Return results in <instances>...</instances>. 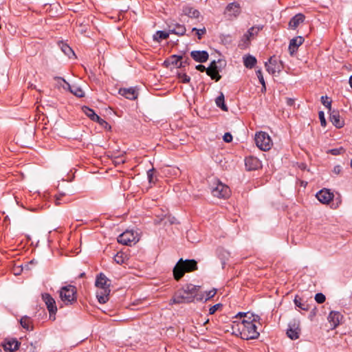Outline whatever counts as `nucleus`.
I'll use <instances>...</instances> for the list:
<instances>
[{"instance_id": "nucleus-1", "label": "nucleus", "mask_w": 352, "mask_h": 352, "mask_svg": "<svg viewBox=\"0 0 352 352\" xmlns=\"http://www.w3.org/2000/svg\"><path fill=\"white\" fill-rule=\"evenodd\" d=\"M111 285V280L103 273L101 272L96 276L95 286L99 289L96 292V297L100 304H104L109 300Z\"/></svg>"}, {"instance_id": "nucleus-2", "label": "nucleus", "mask_w": 352, "mask_h": 352, "mask_svg": "<svg viewBox=\"0 0 352 352\" xmlns=\"http://www.w3.org/2000/svg\"><path fill=\"white\" fill-rule=\"evenodd\" d=\"M197 270V262L195 260L180 258L173 268L174 278L179 280L186 272H191Z\"/></svg>"}, {"instance_id": "nucleus-3", "label": "nucleus", "mask_w": 352, "mask_h": 352, "mask_svg": "<svg viewBox=\"0 0 352 352\" xmlns=\"http://www.w3.org/2000/svg\"><path fill=\"white\" fill-rule=\"evenodd\" d=\"M237 327L238 333L243 340H254L259 336L256 325L252 321L243 319L241 322L237 324Z\"/></svg>"}, {"instance_id": "nucleus-4", "label": "nucleus", "mask_w": 352, "mask_h": 352, "mask_svg": "<svg viewBox=\"0 0 352 352\" xmlns=\"http://www.w3.org/2000/svg\"><path fill=\"white\" fill-rule=\"evenodd\" d=\"M60 300L65 305H71L77 301V289L74 285L63 286L59 291Z\"/></svg>"}, {"instance_id": "nucleus-5", "label": "nucleus", "mask_w": 352, "mask_h": 352, "mask_svg": "<svg viewBox=\"0 0 352 352\" xmlns=\"http://www.w3.org/2000/svg\"><path fill=\"white\" fill-rule=\"evenodd\" d=\"M255 142L256 146L262 151H269L272 145L270 135L263 131L256 133Z\"/></svg>"}, {"instance_id": "nucleus-6", "label": "nucleus", "mask_w": 352, "mask_h": 352, "mask_svg": "<svg viewBox=\"0 0 352 352\" xmlns=\"http://www.w3.org/2000/svg\"><path fill=\"white\" fill-rule=\"evenodd\" d=\"M214 187L211 189V192L214 197L218 198L226 199L230 195L231 191L228 186L223 184L219 180L217 179Z\"/></svg>"}, {"instance_id": "nucleus-7", "label": "nucleus", "mask_w": 352, "mask_h": 352, "mask_svg": "<svg viewBox=\"0 0 352 352\" xmlns=\"http://www.w3.org/2000/svg\"><path fill=\"white\" fill-rule=\"evenodd\" d=\"M194 300L195 296L192 295L188 296L180 289L174 294L173 298L170 300L169 305L190 303Z\"/></svg>"}, {"instance_id": "nucleus-8", "label": "nucleus", "mask_w": 352, "mask_h": 352, "mask_svg": "<svg viewBox=\"0 0 352 352\" xmlns=\"http://www.w3.org/2000/svg\"><path fill=\"white\" fill-rule=\"evenodd\" d=\"M42 299L44 301L49 311L50 319L54 320L56 318L55 315L57 312V307L55 300L50 294L47 293L42 294Z\"/></svg>"}, {"instance_id": "nucleus-9", "label": "nucleus", "mask_w": 352, "mask_h": 352, "mask_svg": "<svg viewBox=\"0 0 352 352\" xmlns=\"http://www.w3.org/2000/svg\"><path fill=\"white\" fill-rule=\"evenodd\" d=\"M300 322L298 319H293L289 321L288 324V329H287V336L291 340H296L299 338L300 334Z\"/></svg>"}, {"instance_id": "nucleus-10", "label": "nucleus", "mask_w": 352, "mask_h": 352, "mask_svg": "<svg viewBox=\"0 0 352 352\" xmlns=\"http://www.w3.org/2000/svg\"><path fill=\"white\" fill-rule=\"evenodd\" d=\"M265 66L271 74H274L276 72L280 73L283 68L282 61L278 60L274 56H271L268 61L265 63Z\"/></svg>"}, {"instance_id": "nucleus-11", "label": "nucleus", "mask_w": 352, "mask_h": 352, "mask_svg": "<svg viewBox=\"0 0 352 352\" xmlns=\"http://www.w3.org/2000/svg\"><path fill=\"white\" fill-rule=\"evenodd\" d=\"M138 241V239H136V236L132 230H126L118 237V242L125 245H131L132 243L135 244Z\"/></svg>"}, {"instance_id": "nucleus-12", "label": "nucleus", "mask_w": 352, "mask_h": 352, "mask_svg": "<svg viewBox=\"0 0 352 352\" xmlns=\"http://www.w3.org/2000/svg\"><path fill=\"white\" fill-rule=\"evenodd\" d=\"M316 197L322 204H328L333 200L334 195L330 190L323 188L316 193Z\"/></svg>"}, {"instance_id": "nucleus-13", "label": "nucleus", "mask_w": 352, "mask_h": 352, "mask_svg": "<svg viewBox=\"0 0 352 352\" xmlns=\"http://www.w3.org/2000/svg\"><path fill=\"white\" fill-rule=\"evenodd\" d=\"M245 165L248 170H255L261 167V162L256 157L248 156L245 159Z\"/></svg>"}, {"instance_id": "nucleus-14", "label": "nucleus", "mask_w": 352, "mask_h": 352, "mask_svg": "<svg viewBox=\"0 0 352 352\" xmlns=\"http://www.w3.org/2000/svg\"><path fill=\"white\" fill-rule=\"evenodd\" d=\"M170 34H174L177 36H184L186 29L184 25L178 23L170 22L168 24Z\"/></svg>"}, {"instance_id": "nucleus-15", "label": "nucleus", "mask_w": 352, "mask_h": 352, "mask_svg": "<svg viewBox=\"0 0 352 352\" xmlns=\"http://www.w3.org/2000/svg\"><path fill=\"white\" fill-rule=\"evenodd\" d=\"M329 120L338 129H340L344 125V120L342 119L340 113L337 111L333 110L329 111Z\"/></svg>"}, {"instance_id": "nucleus-16", "label": "nucleus", "mask_w": 352, "mask_h": 352, "mask_svg": "<svg viewBox=\"0 0 352 352\" xmlns=\"http://www.w3.org/2000/svg\"><path fill=\"white\" fill-rule=\"evenodd\" d=\"M21 343L16 339H6L2 343L3 349L6 351L14 352L16 351Z\"/></svg>"}, {"instance_id": "nucleus-17", "label": "nucleus", "mask_w": 352, "mask_h": 352, "mask_svg": "<svg viewBox=\"0 0 352 352\" xmlns=\"http://www.w3.org/2000/svg\"><path fill=\"white\" fill-rule=\"evenodd\" d=\"M263 28V25H256V26H252V28H250L248 31L247 32L243 35L242 39H241V41H243L244 43H246V44H248L250 41V38L252 36H254L255 35H257L258 33L262 30Z\"/></svg>"}, {"instance_id": "nucleus-18", "label": "nucleus", "mask_w": 352, "mask_h": 352, "mask_svg": "<svg viewBox=\"0 0 352 352\" xmlns=\"http://www.w3.org/2000/svg\"><path fill=\"white\" fill-rule=\"evenodd\" d=\"M190 56L194 60L199 63H205L208 60L209 55L205 50H194L190 52Z\"/></svg>"}, {"instance_id": "nucleus-19", "label": "nucleus", "mask_w": 352, "mask_h": 352, "mask_svg": "<svg viewBox=\"0 0 352 352\" xmlns=\"http://www.w3.org/2000/svg\"><path fill=\"white\" fill-rule=\"evenodd\" d=\"M304 41L305 38L300 36L294 37L290 41L289 45V51L291 55H293L295 52H297L298 47L303 43Z\"/></svg>"}, {"instance_id": "nucleus-20", "label": "nucleus", "mask_w": 352, "mask_h": 352, "mask_svg": "<svg viewBox=\"0 0 352 352\" xmlns=\"http://www.w3.org/2000/svg\"><path fill=\"white\" fill-rule=\"evenodd\" d=\"M181 289L183 290L184 292H185V293L186 294H188V296L192 295V296H195V299H196L197 300H202L204 299V295L203 296H197L196 294V293L198 290V287L196 285H194L192 284H186Z\"/></svg>"}, {"instance_id": "nucleus-21", "label": "nucleus", "mask_w": 352, "mask_h": 352, "mask_svg": "<svg viewBox=\"0 0 352 352\" xmlns=\"http://www.w3.org/2000/svg\"><path fill=\"white\" fill-rule=\"evenodd\" d=\"M226 12L230 16H238L241 13V8L239 3L236 2L229 3L226 8Z\"/></svg>"}, {"instance_id": "nucleus-22", "label": "nucleus", "mask_w": 352, "mask_h": 352, "mask_svg": "<svg viewBox=\"0 0 352 352\" xmlns=\"http://www.w3.org/2000/svg\"><path fill=\"white\" fill-rule=\"evenodd\" d=\"M305 16L302 13L294 15L289 21L288 26L289 29L295 30L300 23H303Z\"/></svg>"}, {"instance_id": "nucleus-23", "label": "nucleus", "mask_w": 352, "mask_h": 352, "mask_svg": "<svg viewBox=\"0 0 352 352\" xmlns=\"http://www.w3.org/2000/svg\"><path fill=\"white\" fill-rule=\"evenodd\" d=\"M119 94L129 100H135L138 96V92L133 87L121 88L119 90Z\"/></svg>"}, {"instance_id": "nucleus-24", "label": "nucleus", "mask_w": 352, "mask_h": 352, "mask_svg": "<svg viewBox=\"0 0 352 352\" xmlns=\"http://www.w3.org/2000/svg\"><path fill=\"white\" fill-rule=\"evenodd\" d=\"M342 318V316L338 311H331L328 316V320L333 328H336L339 325Z\"/></svg>"}, {"instance_id": "nucleus-25", "label": "nucleus", "mask_w": 352, "mask_h": 352, "mask_svg": "<svg viewBox=\"0 0 352 352\" xmlns=\"http://www.w3.org/2000/svg\"><path fill=\"white\" fill-rule=\"evenodd\" d=\"M243 59L245 67L248 69H252L254 67L257 63L256 58L250 54L244 56Z\"/></svg>"}, {"instance_id": "nucleus-26", "label": "nucleus", "mask_w": 352, "mask_h": 352, "mask_svg": "<svg viewBox=\"0 0 352 352\" xmlns=\"http://www.w3.org/2000/svg\"><path fill=\"white\" fill-rule=\"evenodd\" d=\"M184 13L190 18L197 19L199 16L200 12L198 10L190 6H186L183 9Z\"/></svg>"}, {"instance_id": "nucleus-27", "label": "nucleus", "mask_w": 352, "mask_h": 352, "mask_svg": "<svg viewBox=\"0 0 352 352\" xmlns=\"http://www.w3.org/2000/svg\"><path fill=\"white\" fill-rule=\"evenodd\" d=\"M294 302L296 307L302 310L308 311L310 308L309 304L303 302L302 299L297 295L294 298Z\"/></svg>"}, {"instance_id": "nucleus-28", "label": "nucleus", "mask_w": 352, "mask_h": 352, "mask_svg": "<svg viewBox=\"0 0 352 352\" xmlns=\"http://www.w3.org/2000/svg\"><path fill=\"white\" fill-rule=\"evenodd\" d=\"M182 59V56L177 55H172L168 60H166L164 62V64L168 66V65H172L177 67L179 64V61Z\"/></svg>"}, {"instance_id": "nucleus-29", "label": "nucleus", "mask_w": 352, "mask_h": 352, "mask_svg": "<svg viewBox=\"0 0 352 352\" xmlns=\"http://www.w3.org/2000/svg\"><path fill=\"white\" fill-rule=\"evenodd\" d=\"M215 103L217 106L224 111H228V108L225 104L224 95L221 92L220 95L216 98Z\"/></svg>"}, {"instance_id": "nucleus-30", "label": "nucleus", "mask_w": 352, "mask_h": 352, "mask_svg": "<svg viewBox=\"0 0 352 352\" xmlns=\"http://www.w3.org/2000/svg\"><path fill=\"white\" fill-rule=\"evenodd\" d=\"M58 46L61 49L62 52L69 58H71L72 56L75 55L73 50L67 44L63 43V41L58 43Z\"/></svg>"}, {"instance_id": "nucleus-31", "label": "nucleus", "mask_w": 352, "mask_h": 352, "mask_svg": "<svg viewBox=\"0 0 352 352\" xmlns=\"http://www.w3.org/2000/svg\"><path fill=\"white\" fill-rule=\"evenodd\" d=\"M82 111L91 120L95 121L96 120H98V116L92 109H90L87 106H83L82 107Z\"/></svg>"}, {"instance_id": "nucleus-32", "label": "nucleus", "mask_w": 352, "mask_h": 352, "mask_svg": "<svg viewBox=\"0 0 352 352\" xmlns=\"http://www.w3.org/2000/svg\"><path fill=\"white\" fill-rule=\"evenodd\" d=\"M67 85L69 86V91L71 93H72L74 95H75L76 96H77L78 98L84 97V96H85L84 91L80 87H78L76 85L70 86L68 83H67Z\"/></svg>"}, {"instance_id": "nucleus-33", "label": "nucleus", "mask_w": 352, "mask_h": 352, "mask_svg": "<svg viewBox=\"0 0 352 352\" xmlns=\"http://www.w3.org/2000/svg\"><path fill=\"white\" fill-rule=\"evenodd\" d=\"M31 322V318L27 316H23L20 320V323L22 327L28 331L32 329Z\"/></svg>"}, {"instance_id": "nucleus-34", "label": "nucleus", "mask_w": 352, "mask_h": 352, "mask_svg": "<svg viewBox=\"0 0 352 352\" xmlns=\"http://www.w3.org/2000/svg\"><path fill=\"white\" fill-rule=\"evenodd\" d=\"M170 32H166L165 31L159 30L156 32L155 34H154L153 38L154 40L157 41H160L162 40H164L168 38Z\"/></svg>"}, {"instance_id": "nucleus-35", "label": "nucleus", "mask_w": 352, "mask_h": 352, "mask_svg": "<svg viewBox=\"0 0 352 352\" xmlns=\"http://www.w3.org/2000/svg\"><path fill=\"white\" fill-rule=\"evenodd\" d=\"M206 74L216 82H218L221 78V75L219 74V70H211L210 72L207 70Z\"/></svg>"}, {"instance_id": "nucleus-36", "label": "nucleus", "mask_w": 352, "mask_h": 352, "mask_svg": "<svg viewBox=\"0 0 352 352\" xmlns=\"http://www.w3.org/2000/svg\"><path fill=\"white\" fill-rule=\"evenodd\" d=\"M126 257V255L122 252H118L115 256H114V261L118 263V264H122L124 263V260Z\"/></svg>"}, {"instance_id": "nucleus-37", "label": "nucleus", "mask_w": 352, "mask_h": 352, "mask_svg": "<svg viewBox=\"0 0 352 352\" xmlns=\"http://www.w3.org/2000/svg\"><path fill=\"white\" fill-rule=\"evenodd\" d=\"M256 76H257V77L258 78V80H259L260 83L262 85V91L263 89L265 90L266 89L265 82V80H264V78H263V76L262 71L261 69H258L256 72Z\"/></svg>"}, {"instance_id": "nucleus-38", "label": "nucleus", "mask_w": 352, "mask_h": 352, "mask_svg": "<svg viewBox=\"0 0 352 352\" xmlns=\"http://www.w3.org/2000/svg\"><path fill=\"white\" fill-rule=\"evenodd\" d=\"M321 102L322 104L326 107L327 109H329V111H331V100H329V98L327 96H322L321 97Z\"/></svg>"}, {"instance_id": "nucleus-39", "label": "nucleus", "mask_w": 352, "mask_h": 352, "mask_svg": "<svg viewBox=\"0 0 352 352\" xmlns=\"http://www.w3.org/2000/svg\"><path fill=\"white\" fill-rule=\"evenodd\" d=\"M155 169L153 168L147 171V177L150 184H155L156 179L154 178Z\"/></svg>"}, {"instance_id": "nucleus-40", "label": "nucleus", "mask_w": 352, "mask_h": 352, "mask_svg": "<svg viewBox=\"0 0 352 352\" xmlns=\"http://www.w3.org/2000/svg\"><path fill=\"white\" fill-rule=\"evenodd\" d=\"M179 79L183 83H188L190 80V77L185 73H179L177 74Z\"/></svg>"}, {"instance_id": "nucleus-41", "label": "nucleus", "mask_w": 352, "mask_h": 352, "mask_svg": "<svg viewBox=\"0 0 352 352\" xmlns=\"http://www.w3.org/2000/svg\"><path fill=\"white\" fill-rule=\"evenodd\" d=\"M325 300L326 297L322 293H317L315 295V300L319 304L323 303L325 301Z\"/></svg>"}, {"instance_id": "nucleus-42", "label": "nucleus", "mask_w": 352, "mask_h": 352, "mask_svg": "<svg viewBox=\"0 0 352 352\" xmlns=\"http://www.w3.org/2000/svg\"><path fill=\"white\" fill-rule=\"evenodd\" d=\"M217 293V290L215 289H211L210 291L206 292V297H205V301H207L214 296V295Z\"/></svg>"}, {"instance_id": "nucleus-43", "label": "nucleus", "mask_w": 352, "mask_h": 352, "mask_svg": "<svg viewBox=\"0 0 352 352\" xmlns=\"http://www.w3.org/2000/svg\"><path fill=\"white\" fill-rule=\"evenodd\" d=\"M245 320L252 321V322L255 323L258 320H259V316L257 315H254L253 314H250L249 312V315H248V317H244Z\"/></svg>"}, {"instance_id": "nucleus-44", "label": "nucleus", "mask_w": 352, "mask_h": 352, "mask_svg": "<svg viewBox=\"0 0 352 352\" xmlns=\"http://www.w3.org/2000/svg\"><path fill=\"white\" fill-rule=\"evenodd\" d=\"M344 152V149L342 147L338 148H333L329 151V153L333 155H338Z\"/></svg>"}, {"instance_id": "nucleus-45", "label": "nucleus", "mask_w": 352, "mask_h": 352, "mask_svg": "<svg viewBox=\"0 0 352 352\" xmlns=\"http://www.w3.org/2000/svg\"><path fill=\"white\" fill-rule=\"evenodd\" d=\"M319 119L320 121L321 126L325 127L327 126V122L324 118V113L323 111H320L318 113Z\"/></svg>"}, {"instance_id": "nucleus-46", "label": "nucleus", "mask_w": 352, "mask_h": 352, "mask_svg": "<svg viewBox=\"0 0 352 352\" xmlns=\"http://www.w3.org/2000/svg\"><path fill=\"white\" fill-rule=\"evenodd\" d=\"M190 60L189 58H186L182 60V59L179 61V64L177 66L178 68L185 67L186 65L190 64Z\"/></svg>"}, {"instance_id": "nucleus-47", "label": "nucleus", "mask_w": 352, "mask_h": 352, "mask_svg": "<svg viewBox=\"0 0 352 352\" xmlns=\"http://www.w3.org/2000/svg\"><path fill=\"white\" fill-rule=\"evenodd\" d=\"M222 305L221 303H217L213 306H212L210 309H209V314L210 315H212L214 314L217 310L218 309L221 307Z\"/></svg>"}, {"instance_id": "nucleus-48", "label": "nucleus", "mask_w": 352, "mask_h": 352, "mask_svg": "<svg viewBox=\"0 0 352 352\" xmlns=\"http://www.w3.org/2000/svg\"><path fill=\"white\" fill-rule=\"evenodd\" d=\"M94 122H98L100 125H101L102 126H103L104 128H107V126L111 128V126L109 125V124L104 120L101 118L100 116H98V120H96Z\"/></svg>"}, {"instance_id": "nucleus-49", "label": "nucleus", "mask_w": 352, "mask_h": 352, "mask_svg": "<svg viewBox=\"0 0 352 352\" xmlns=\"http://www.w3.org/2000/svg\"><path fill=\"white\" fill-rule=\"evenodd\" d=\"M207 70H208L209 72H210L211 70H219L217 62L215 60L212 61L207 68Z\"/></svg>"}, {"instance_id": "nucleus-50", "label": "nucleus", "mask_w": 352, "mask_h": 352, "mask_svg": "<svg viewBox=\"0 0 352 352\" xmlns=\"http://www.w3.org/2000/svg\"><path fill=\"white\" fill-rule=\"evenodd\" d=\"M223 140L226 142H231L232 141V135L230 133H226L223 136Z\"/></svg>"}, {"instance_id": "nucleus-51", "label": "nucleus", "mask_w": 352, "mask_h": 352, "mask_svg": "<svg viewBox=\"0 0 352 352\" xmlns=\"http://www.w3.org/2000/svg\"><path fill=\"white\" fill-rule=\"evenodd\" d=\"M65 195H66V193H65V192H60L58 195H55L56 205H59L61 204V201H62L61 199L63 197L65 196Z\"/></svg>"}, {"instance_id": "nucleus-52", "label": "nucleus", "mask_w": 352, "mask_h": 352, "mask_svg": "<svg viewBox=\"0 0 352 352\" xmlns=\"http://www.w3.org/2000/svg\"><path fill=\"white\" fill-rule=\"evenodd\" d=\"M206 33V30L205 28H203L202 29H199V30H197V32H196V34L197 36V38L199 40H201L203 35L205 34Z\"/></svg>"}, {"instance_id": "nucleus-53", "label": "nucleus", "mask_w": 352, "mask_h": 352, "mask_svg": "<svg viewBox=\"0 0 352 352\" xmlns=\"http://www.w3.org/2000/svg\"><path fill=\"white\" fill-rule=\"evenodd\" d=\"M342 172V166L340 165H336L334 166L333 173L336 175H339Z\"/></svg>"}, {"instance_id": "nucleus-54", "label": "nucleus", "mask_w": 352, "mask_h": 352, "mask_svg": "<svg viewBox=\"0 0 352 352\" xmlns=\"http://www.w3.org/2000/svg\"><path fill=\"white\" fill-rule=\"evenodd\" d=\"M196 69L201 72H206L207 71V68H206V67L203 65H197L196 67H195Z\"/></svg>"}, {"instance_id": "nucleus-55", "label": "nucleus", "mask_w": 352, "mask_h": 352, "mask_svg": "<svg viewBox=\"0 0 352 352\" xmlns=\"http://www.w3.org/2000/svg\"><path fill=\"white\" fill-rule=\"evenodd\" d=\"M248 315H249V312H239L237 314V315L236 316V318H237L238 316H240L241 318L242 317H248Z\"/></svg>"}, {"instance_id": "nucleus-56", "label": "nucleus", "mask_w": 352, "mask_h": 352, "mask_svg": "<svg viewBox=\"0 0 352 352\" xmlns=\"http://www.w3.org/2000/svg\"><path fill=\"white\" fill-rule=\"evenodd\" d=\"M287 104L289 106H292L294 104V100L293 99H292V98H287Z\"/></svg>"}, {"instance_id": "nucleus-57", "label": "nucleus", "mask_w": 352, "mask_h": 352, "mask_svg": "<svg viewBox=\"0 0 352 352\" xmlns=\"http://www.w3.org/2000/svg\"><path fill=\"white\" fill-rule=\"evenodd\" d=\"M85 276V272H82V273H80L79 275H78V278H82L83 277Z\"/></svg>"}, {"instance_id": "nucleus-58", "label": "nucleus", "mask_w": 352, "mask_h": 352, "mask_svg": "<svg viewBox=\"0 0 352 352\" xmlns=\"http://www.w3.org/2000/svg\"><path fill=\"white\" fill-rule=\"evenodd\" d=\"M349 84L351 87L352 88V75L349 78Z\"/></svg>"}, {"instance_id": "nucleus-59", "label": "nucleus", "mask_w": 352, "mask_h": 352, "mask_svg": "<svg viewBox=\"0 0 352 352\" xmlns=\"http://www.w3.org/2000/svg\"><path fill=\"white\" fill-rule=\"evenodd\" d=\"M199 30V29H197V28H193L192 29V32H197V30Z\"/></svg>"}, {"instance_id": "nucleus-60", "label": "nucleus", "mask_w": 352, "mask_h": 352, "mask_svg": "<svg viewBox=\"0 0 352 352\" xmlns=\"http://www.w3.org/2000/svg\"><path fill=\"white\" fill-rule=\"evenodd\" d=\"M30 263L34 264V260L31 261Z\"/></svg>"}, {"instance_id": "nucleus-61", "label": "nucleus", "mask_w": 352, "mask_h": 352, "mask_svg": "<svg viewBox=\"0 0 352 352\" xmlns=\"http://www.w3.org/2000/svg\"><path fill=\"white\" fill-rule=\"evenodd\" d=\"M30 263L34 264V260L31 261Z\"/></svg>"}, {"instance_id": "nucleus-62", "label": "nucleus", "mask_w": 352, "mask_h": 352, "mask_svg": "<svg viewBox=\"0 0 352 352\" xmlns=\"http://www.w3.org/2000/svg\"><path fill=\"white\" fill-rule=\"evenodd\" d=\"M351 167L352 168V160H351Z\"/></svg>"}, {"instance_id": "nucleus-63", "label": "nucleus", "mask_w": 352, "mask_h": 352, "mask_svg": "<svg viewBox=\"0 0 352 352\" xmlns=\"http://www.w3.org/2000/svg\"><path fill=\"white\" fill-rule=\"evenodd\" d=\"M60 79H61V78H59ZM63 81L65 82V79L62 78Z\"/></svg>"}]
</instances>
